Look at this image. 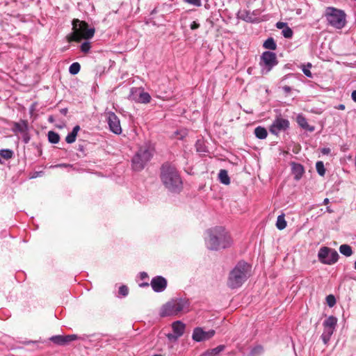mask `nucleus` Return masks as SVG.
Listing matches in <instances>:
<instances>
[{
  "label": "nucleus",
  "mask_w": 356,
  "mask_h": 356,
  "mask_svg": "<svg viewBox=\"0 0 356 356\" xmlns=\"http://www.w3.org/2000/svg\"><path fill=\"white\" fill-rule=\"evenodd\" d=\"M160 178L164 186L170 192L179 193L183 187L181 176L177 168L168 163L161 167Z\"/></svg>",
  "instance_id": "f257e3e1"
},
{
  "label": "nucleus",
  "mask_w": 356,
  "mask_h": 356,
  "mask_svg": "<svg viewBox=\"0 0 356 356\" xmlns=\"http://www.w3.org/2000/svg\"><path fill=\"white\" fill-rule=\"evenodd\" d=\"M252 266L245 261H240L229 272L227 285L231 289L241 287L250 276Z\"/></svg>",
  "instance_id": "f03ea898"
},
{
  "label": "nucleus",
  "mask_w": 356,
  "mask_h": 356,
  "mask_svg": "<svg viewBox=\"0 0 356 356\" xmlns=\"http://www.w3.org/2000/svg\"><path fill=\"white\" fill-rule=\"evenodd\" d=\"M209 239L207 247L212 250L225 249L231 246L232 241L230 236L222 227H216L207 232Z\"/></svg>",
  "instance_id": "7ed1b4c3"
},
{
  "label": "nucleus",
  "mask_w": 356,
  "mask_h": 356,
  "mask_svg": "<svg viewBox=\"0 0 356 356\" xmlns=\"http://www.w3.org/2000/svg\"><path fill=\"white\" fill-rule=\"evenodd\" d=\"M72 29L74 32L67 35L68 42H80L82 39L89 40L94 36L95 30L94 28H89L88 24L85 21H80L74 19L72 21Z\"/></svg>",
  "instance_id": "20e7f679"
},
{
  "label": "nucleus",
  "mask_w": 356,
  "mask_h": 356,
  "mask_svg": "<svg viewBox=\"0 0 356 356\" xmlns=\"http://www.w3.org/2000/svg\"><path fill=\"white\" fill-rule=\"evenodd\" d=\"M154 149L149 144H144L133 156L132 168L135 171L142 170L146 164L152 159Z\"/></svg>",
  "instance_id": "39448f33"
},
{
  "label": "nucleus",
  "mask_w": 356,
  "mask_h": 356,
  "mask_svg": "<svg viewBox=\"0 0 356 356\" xmlns=\"http://www.w3.org/2000/svg\"><path fill=\"white\" fill-rule=\"evenodd\" d=\"M189 302L183 298L172 299L166 302L161 309V317L176 316L180 312L188 311Z\"/></svg>",
  "instance_id": "423d86ee"
},
{
  "label": "nucleus",
  "mask_w": 356,
  "mask_h": 356,
  "mask_svg": "<svg viewBox=\"0 0 356 356\" xmlns=\"http://www.w3.org/2000/svg\"><path fill=\"white\" fill-rule=\"evenodd\" d=\"M331 12L327 13V19L329 24L336 28L341 29L346 25V14L343 10L334 8H330Z\"/></svg>",
  "instance_id": "0eeeda50"
},
{
  "label": "nucleus",
  "mask_w": 356,
  "mask_h": 356,
  "mask_svg": "<svg viewBox=\"0 0 356 356\" xmlns=\"http://www.w3.org/2000/svg\"><path fill=\"white\" fill-rule=\"evenodd\" d=\"M339 257V254L335 250L328 247L321 248L318 253L319 261L327 265L335 264L338 261Z\"/></svg>",
  "instance_id": "6e6552de"
},
{
  "label": "nucleus",
  "mask_w": 356,
  "mask_h": 356,
  "mask_svg": "<svg viewBox=\"0 0 356 356\" xmlns=\"http://www.w3.org/2000/svg\"><path fill=\"white\" fill-rule=\"evenodd\" d=\"M277 63V56L274 52L266 51L261 56L260 65L263 74L268 73Z\"/></svg>",
  "instance_id": "1a4fd4ad"
},
{
  "label": "nucleus",
  "mask_w": 356,
  "mask_h": 356,
  "mask_svg": "<svg viewBox=\"0 0 356 356\" xmlns=\"http://www.w3.org/2000/svg\"><path fill=\"white\" fill-rule=\"evenodd\" d=\"M337 321V318L334 316H330L323 321V332L321 334V339L325 344L330 341L331 336L333 334Z\"/></svg>",
  "instance_id": "9d476101"
},
{
  "label": "nucleus",
  "mask_w": 356,
  "mask_h": 356,
  "mask_svg": "<svg viewBox=\"0 0 356 356\" xmlns=\"http://www.w3.org/2000/svg\"><path fill=\"white\" fill-rule=\"evenodd\" d=\"M11 131L15 135L21 134L22 140L25 144H27L30 141L31 136L29 132L28 122L26 120H21L19 122H13Z\"/></svg>",
  "instance_id": "9b49d317"
},
{
  "label": "nucleus",
  "mask_w": 356,
  "mask_h": 356,
  "mask_svg": "<svg viewBox=\"0 0 356 356\" xmlns=\"http://www.w3.org/2000/svg\"><path fill=\"white\" fill-rule=\"evenodd\" d=\"M129 99L136 103L147 104L151 101L150 95L145 92L142 88H131Z\"/></svg>",
  "instance_id": "f8f14e48"
},
{
  "label": "nucleus",
  "mask_w": 356,
  "mask_h": 356,
  "mask_svg": "<svg viewBox=\"0 0 356 356\" xmlns=\"http://www.w3.org/2000/svg\"><path fill=\"white\" fill-rule=\"evenodd\" d=\"M289 121L282 118L281 115L276 117L270 126V132L277 136L280 132L285 131L289 128Z\"/></svg>",
  "instance_id": "ddd939ff"
},
{
  "label": "nucleus",
  "mask_w": 356,
  "mask_h": 356,
  "mask_svg": "<svg viewBox=\"0 0 356 356\" xmlns=\"http://www.w3.org/2000/svg\"><path fill=\"white\" fill-rule=\"evenodd\" d=\"M216 332L214 330H210L207 332L204 331L202 327H197L193 330L192 339L197 342L209 340L212 338Z\"/></svg>",
  "instance_id": "4468645a"
},
{
  "label": "nucleus",
  "mask_w": 356,
  "mask_h": 356,
  "mask_svg": "<svg viewBox=\"0 0 356 356\" xmlns=\"http://www.w3.org/2000/svg\"><path fill=\"white\" fill-rule=\"evenodd\" d=\"M186 325L181 321H177L172 323V329L173 333H169L166 335L167 338L170 341H177L181 337L185 331Z\"/></svg>",
  "instance_id": "2eb2a0df"
},
{
  "label": "nucleus",
  "mask_w": 356,
  "mask_h": 356,
  "mask_svg": "<svg viewBox=\"0 0 356 356\" xmlns=\"http://www.w3.org/2000/svg\"><path fill=\"white\" fill-rule=\"evenodd\" d=\"M80 337L76 334H69V335H54L51 337L49 339L50 341L54 343L55 345L60 346H65L68 345L71 341H75Z\"/></svg>",
  "instance_id": "dca6fc26"
},
{
  "label": "nucleus",
  "mask_w": 356,
  "mask_h": 356,
  "mask_svg": "<svg viewBox=\"0 0 356 356\" xmlns=\"http://www.w3.org/2000/svg\"><path fill=\"white\" fill-rule=\"evenodd\" d=\"M107 122L109 127L110 130L115 134H120L122 133V128L120 125V122L118 117L113 112H110L108 114Z\"/></svg>",
  "instance_id": "f3484780"
},
{
  "label": "nucleus",
  "mask_w": 356,
  "mask_h": 356,
  "mask_svg": "<svg viewBox=\"0 0 356 356\" xmlns=\"http://www.w3.org/2000/svg\"><path fill=\"white\" fill-rule=\"evenodd\" d=\"M151 286L154 292H163L167 287V280L162 276L154 277L151 280Z\"/></svg>",
  "instance_id": "a211bd4d"
},
{
  "label": "nucleus",
  "mask_w": 356,
  "mask_h": 356,
  "mask_svg": "<svg viewBox=\"0 0 356 356\" xmlns=\"http://www.w3.org/2000/svg\"><path fill=\"white\" fill-rule=\"evenodd\" d=\"M297 122L300 127L310 132L314 131L315 129L314 126H310L308 124L306 118L302 115H298L297 116Z\"/></svg>",
  "instance_id": "6ab92c4d"
},
{
  "label": "nucleus",
  "mask_w": 356,
  "mask_h": 356,
  "mask_svg": "<svg viewBox=\"0 0 356 356\" xmlns=\"http://www.w3.org/2000/svg\"><path fill=\"white\" fill-rule=\"evenodd\" d=\"M304 168L300 163H293L292 165V172L294 175V179L297 181L300 180L304 174Z\"/></svg>",
  "instance_id": "aec40b11"
},
{
  "label": "nucleus",
  "mask_w": 356,
  "mask_h": 356,
  "mask_svg": "<svg viewBox=\"0 0 356 356\" xmlns=\"http://www.w3.org/2000/svg\"><path fill=\"white\" fill-rule=\"evenodd\" d=\"M225 348V346L224 345H219L214 348L206 350L200 356H216L222 352Z\"/></svg>",
  "instance_id": "412c9836"
},
{
  "label": "nucleus",
  "mask_w": 356,
  "mask_h": 356,
  "mask_svg": "<svg viewBox=\"0 0 356 356\" xmlns=\"http://www.w3.org/2000/svg\"><path fill=\"white\" fill-rule=\"evenodd\" d=\"M79 130L80 127L79 125L74 127L72 131L66 136L65 141L70 144L74 143L76 140V138Z\"/></svg>",
  "instance_id": "4be33fe9"
},
{
  "label": "nucleus",
  "mask_w": 356,
  "mask_h": 356,
  "mask_svg": "<svg viewBox=\"0 0 356 356\" xmlns=\"http://www.w3.org/2000/svg\"><path fill=\"white\" fill-rule=\"evenodd\" d=\"M255 136L261 140L265 139L268 136V132L266 128L259 126L254 129Z\"/></svg>",
  "instance_id": "5701e85b"
},
{
  "label": "nucleus",
  "mask_w": 356,
  "mask_h": 356,
  "mask_svg": "<svg viewBox=\"0 0 356 356\" xmlns=\"http://www.w3.org/2000/svg\"><path fill=\"white\" fill-rule=\"evenodd\" d=\"M218 178L220 181L223 184L228 185L230 183V179L226 170L222 169L220 170Z\"/></svg>",
  "instance_id": "b1692460"
},
{
  "label": "nucleus",
  "mask_w": 356,
  "mask_h": 356,
  "mask_svg": "<svg viewBox=\"0 0 356 356\" xmlns=\"http://www.w3.org/2000/svg\"><path fill=\"white\" fill-rule=\"evenodd\" d=\"M339 252L346 257H350L353 254L352 248L347 244H343L339 247Z\"/></svg>",
  "instance_id": "393cba45"
},
{
  "label": "nucleus",
  "mask_w": 356,
  "mask_h": 356,
  "mask_svg": "<svg viewBox=\"0 0 356 356\" xmlns=\"http://www.w3.org/2000/svg\"><path fill=\"white\" fill-rule=\"evenodd\" d=\"M48 140L49 143L52 144H57L58 143L60 140V136L58 133L54 131H49L48 132Z\"/></svg>",
  "instance_id": "a878e982"
},
{
  "label": "nucleus",
  "mask_w": 356,
  "mask_h": 356,
  "mask_svg": "<svg viewBox=\"0 0 356 356\" xmlns=\"http://www.w3.org/2000/svg\"><path fill=\"white\" fill-rule=\"evenodd\" d=\"M276 227L279 230H282L286 227V221L284 218V214H281L277 216Z\"/></svg>",
  "instance_id": "bb28decb"
},
{
  "label": "nucleus",
  "mask_w": 356,
  "mask_h": 356,
  "mask_svg": "<svg viewBox=\"0 0 356 356\" xmlns=\"http://www.w3.org/2000/svg\"><path fill=\"white\" fill-rule=\"evenodd\" d=\"M264 47L270 50H275L277 44L273 38H268L263 44Z\"/></svg>",
  "instance_id": "cd10ccee"
},
{
  "label": "nucleus",
  "mask_w": 356,
  "mask_h": 356,
  "mask_svg": "<svg viewBox=\"0 0 356 356\" xmlns=\"http://www.w3.org/2000/svg\"><path fill=\"white\" fill-rule=\"evenodd\" d=\"M81 70V65L79 63L75 62L71 64L69 67V72L72 75L77 74Z\"/></svg>",
  "instance_id": "c85d7f7f"
},
{
  "label": "nucleus",
  "mask_w": 356,
  "mask_h": 356,
  "mask_svg": "<svg viewBox=\"0 0 356 356\" xmlns=\"http://www.w3.org/2000/svg\"><path fill=\"white\" fill-rule=\"evenodd\" d=\"M316 171L318 172V174L321 176V177H323L325 174V168L324 167V163L323 161H318L316 162Z\"/></svg>",
  "instance_id": "c756f323"
},
{
  "label": "nucleus",
  "mask_w": 356,
  "mask_h": 356,
  "mask_svg": "<svg viewBox=\"0 0 356 356\" xmlns=\"http://www.w3.org/2000/svg\"><path fill=\"white\" fill-rule=\"evenodd\" d=\"M263 346L258 345L251 349L248 356H257L261 355L263 353Z\"/></svg>",
  "instance_id": "7c9ffc66"
},
{
  "label": "nucleus",
  "mask_w": 356,
  "mask_h": 356,
  "mask_svg": "<svg viewBox=\"0 0 356 356\" xmlns=\"http://www.w3.org/2000/svg\"><path fill=\"white\" fill-rule=\"evenodd\" d=\"M0 156L5 159H10L13 156V152L10 149L0 150Z\"/></svg>",
  "instance_id": "2f4dec72"
},
{
  "label": "nucleus",
  "mask_w": 356,
  "mask_h": 356,
  "mask_svg": "<svg viewBox=\"0 0 356 356\" xmlns=\"http://www.w3.org/2000/svg\"><path fill=\"white\" fill-rule=\"evenodd\" d=\"M312 67V63H307V65H302V70L304 74L308 78H312V74L310 71V68Z\"/></svg>",
  "instance_id": "473e14b6"
},
{
  "label": "nucleus",
  "mask_w": 356,
  "mask_h": 356,
  "mask_svg": "<svg viewBox=\"0 0 356 356\" xmlns=\"http://www.w3.org/2000/svg\"><path fill=\"white\" fill-rule=\"evenodd\" d=\"M282 33L286 38H291L293 34L292 29L287 25L282 29Z\"/></svg>",
  "instance_id": "72a5a7b5"
},
{
  "label": "nucleus",
  "mask_w": 356,
  "mask_h": 356,
  "mask_svg": "<svg viewBox=\"0 0 356 356\" xmlns=\"http://www.w3.org/2000/svg\"><path fill=\"white\" fill-rule=\"evenodd\" d=\"M195 147L197 152L204 153L207 152L206 146L204 145L203 142L200 140L197 141Z\"/></svg>",
  "instance_id": "f704fd0d"
},
{
  "label": "nucleus",
  "mask_w": 356,
  "mask_h": 356,
  "mask_svg": "<svg viewBox=\"0 0 356 356\" xmlns=\"http://www.w3.org/2000/svg\"><path fill=\"white\" fill-rule=\"evenodd\" d=\"M91 49V44L90 42L88 41H86V42H83L81 47H80V49L81 51L84 53V54H88L89 53L90 50Z\"/></svg>",
  "instance_id": "c9c22d12"
},
{
  "label": "nucleus",
  "mask_w": 356,
  "mask_h": 356,
  "mask_svg": "<svg viewBox=\"0 0 356 356\" xmlns=\"http://www.w3.org/2000/svg\"><path fill=\"white\" fill-rule=\"evenodd\" d=\"M326 302L330 307H332L336 304L335 297L332 294L328 295L326 297Z\"/></svg>",
  "instance_id": "e433bc0d"
},
{
  "label": "nucleus",
  "mask_w": 356,
  "mask_h": 356,
  "mask_svg": "<svg viewBox=\"0 0 356 356\" xmlns=\"http://www.w3.org/2000/svg\"><path fill=\"white\" fill-rule=\"evenodd\" d=\"M118 293L122 296L125 297L129 293V289H128V287L126 285H122L119 288Z\"/></svg>",
  "instance_id": "4c0bfd02"
},
{
  "label": "nucleus",
  "mask_w": 356,
  "mask_h": 356,
  "mask_svg": "<svg viewBox=\"0 0 356 356\" xmlns=\"http://www.w3.org/2000/svg\"><path fill=\"white\" fill-rule=\"evenodd\" d=\"M186 2H187L189 4L195 6H201V0H184Z\"/></svg>",
  "instance_id": "58836bf2"
},
{
  "label": "nucleus",
  "mask_w": 356,
  "mask_h": 356,
  "mask_svg": "<svg viewBox=\"0 0 356 356\" xmlns=\"http://www.w3.org/2000/svg\"><path fill=\"white\" fill-rule=\"evenodd\" d=\"M275 26L279 29H283L287 26V24L286 22H278L276 23Z\"/></svg>",
  "instance_id": "ea45409f"
},
{
  "label": "nucleus",
  "mask_w": 356,
  "mask_h": 356,
  "mask_svg": "<svg viewBox=\"0 0 356 356\" xmlns=\"http://www.w3.org/2000/svg\"><path fill=\"white\" fill-rule=\"evenodd\" d=\"M200 27V24L196 22L195 21L193 22L191 25H190V28L192 30H195V29H197L198 28Z\"/></svg>",
  "instance_id": "a19ab883"
},
{
  "label": "nucleus",
  "mask_w": 356,
  "mask_h": 356,
  "mask_svg": "<svg viewBox=\"0 0 356 356\" xmlns=\"http://www.w3.org/2000/svg\"><path fill=\"white\" fill-rule=\"evenodd\" d=\"M282 88L286 94H289L291 92V88L289 86H283Z\"/></svg>",
  "instance_id": "79ce46f5"
},
{
  "label": "nucleus",
  "mask_w": 356,
  "mask_h": 356,
  "mask_svg": "<svg viewBox=\"0 0 356 356\" xmlns=\"http://www.w3.org/2000/svg\"><path fill=\"white\" fill-rule=\"evenodd\" d=\"M321 153L324 155L329 154L330 153V149L328 147L322 148L321 150Z\"/></svg>",
  "instance_id": "37998d69"
},
{
  "label": "nucleus",
  "mask_w": 356,
  "mask_h": 356,
  "mask_svg": "<svg viewBox=\"0 0 356 356\" xmlns=\"http://www.w3.org/2000/svg\"><path fill=\"white\" fill-rule=\"evenodd\" d=\"M67 112L68 109L67 108H61L60 110V113L63 115H66L67 114Z\"/></svg>",
  "instance_id": "c03bdc74"
},
{
  "label": "nucleus",
  "mask_w": 356,
  "mask_h": 356,
  "mask_svg": "<svg viewBox=\"0 0 356 356\" xmlns=\"http://www.w3.org/2000/svg\"><path fill=\"white\" fill-rule=\"evenodd\" d=\"M335 108L338 110H344L346 108V106L343 104H340L338 106H335Z\"/></svg>",
  "instance_id": "a18cd8bd"
},
{
  "label": "nucleus",
  "mask_w": 356,
  "mask_h": 356,
  "mask_svg": "<svg viewBox=\"0 0 356 356\" xmlns=\"http://www.w3.org/2000/svg\"><path fill=\"white\" fill-rule=\"evenodd\" d=\"M351 97H352V99L356 102V90H353L352 94H351Z\"/></svg>",
  "instance_id": "49530a36"
},
{
  "label": "nucleus",
  "mask_w": 356,
  "mask_h": 356,
  "mask_svg": "<svg viewBox=\"0 0 356 356\" xmlns=\"http://www.w3.org/2000/svg\"><path fill=\"white\" fill-rule=\"evenodd\" d=\"M148 277L147 274L145 272L140 273V278L142 280L145 279Z\"/></svg>",
  "instance_id": "de8ad7c7"
},
{
  "label": "nucleus",
  "mask_w": 356,
  "mask_h": 356,
  "mask_svg": "<svg viewBox=\"0 0 356 356\" xmlns=\"http://www.w3.org/2000/svg\"><path fill=\"white\" fill-rule=\"evenodd\" d=\"M48 121L49 122H54V117L53 115H49L48 118Z\"/></svg>",
  "instance_id": "09e8293b"
},
{
  "label": "nucleus",
  "mask_w": 356,
  "mask_h": 356,
  "mask_svg": "<svg viewBox=\"0 0 356 356\" xmlns=\"http://www.w3.org/2000/svg\"><path fill=\"white\" fill-rule=\"evenodd\" d=\"M328 202H329V199L328 198L324 199V200H323V204H328Z\"/></svg>",
  "instance_id": "8fccbe9b"
},
{
  "label": "nucleus",
  "mask_w": 356,
  "mask_h": 356,
  "mask_svg": "<svg viewBox=\"0 0 356 356\" xmlns=\"http://www.w3.org/2000/svg\"><path fill=\"white\" fill-rule=\"evenodd\" d=\"M140 286H149V284L148 283H143L141 284H140Z\"/></svg>",
  "instance_id": "3c124183"
},
{
  "label": "nucleus",
  "mask_w": 356,
  "mask_h": 356,
  "mask_svg": "<svg viewBox=\"0 0 356 356\" xmlns=\"http://www.w3.org/2000/svg\"><path fill=\"white\" fill-rule=\"evenodd\" d=\"M38 174V172H35V175L32 176L31 178H35L37 177V175Z\"/></svg>",
  "instance_id": "603ef678"
},
{
  "label": "nucleus",
  "mask_w": 356,
  "mask_h": 356,
  "mask_svg": "<svg viewBox=\"0 0 356 356\" xmlns=\"http://www.w3.org/2000/svg\"><path fill=\"white\" fill-rule=\"evenodd\" d=\"M158 97H159V98H161V99H163V100L165 99V97H161V96H159Z\"/></svg>",
  "instance_id": "864d4df0"
},
{
  "label": "nucleus",
  "mask_w": 356,
  "mask_h": 356,
  "mask_svg": "<svg viewBox=\"0 0 356 356\" xmlns=\"http://www.w3.org/2000/svg\"><path fill=\"white\" fill-rule=\"evenodd\" d=\"M354 268L356 270V261H355V264H354Z\"/></svg>",
  "instance_id": "5fc2aeb1"
},
{
  "label": "nucleus",
  "mask_w": 356,
  "mask_h": 356,
  "mask_svg": "<svg viewBox=\"0 0 356 356\" xmlns=\"http://www.w3.org/2000/svg\"><path fill=\"white\" fill-rule=\"evenodd\" d=\"M291 75H292V74H288L287 76H285V78H284V79H286V77L290 76H291Z\"/></svg>",
  "instance_id": "6e6d98bb"
},
{
  "label": "nucleus",
  "mask_w": 356,
  "mask_h": 356,
  "mask_svg": "<svg viewBox=\"0 0 356 356\" xmlns=\"http://www.w3.org/2000/svg\"><path fill=\"white\" fill-rule=\"evenodd\" d=\"M154 356H161V355H154Z\"/></svg>",
  "instance_id": "4d7b16f0"
},
{
  "label": "nucleus",
  "mask_w": 356,
  "mask_h": 356,
  "mask_svg": "<svg viewBox=\"0 0 356 356\" xmlns=\"http://www.w3.org/2000/svg\"><path fill=\"white\" fill-rule=\"evenodd\" d=\"M1 163H2V161H1V159H0V164H1Z\"/></svg>",
  "instance_id": "13d9d810"
}]
</instances>
